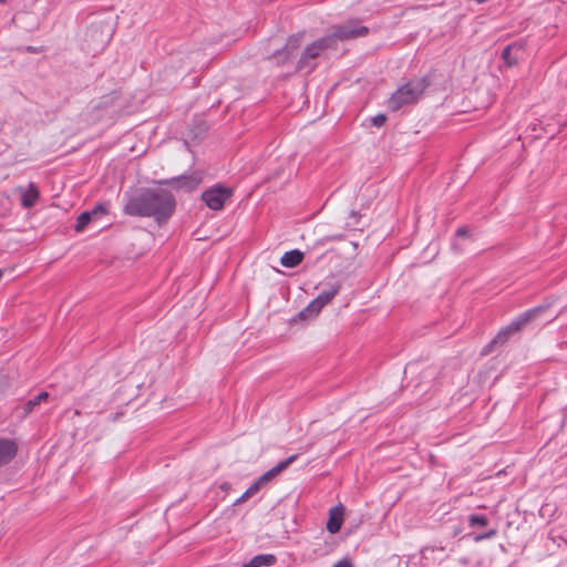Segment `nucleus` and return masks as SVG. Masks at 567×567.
<instances>
[{"instance_id": "nucleus-1", "label": "nucleus", "mask_w": 567, "mask_h": 567, "mask_svg": "<svg viewBox=\"0 0 567 567\" xmlns=\"http://www.w3.org/2000/svg\"><path fill=\"white\" fill-rule=\"evenodd\" d=\"M125 210L131 215L151 216L162 224L173 215L175 199L164 190L145 192L132 197Z\"/></svg>"}, {"instance_id": "nucleus-2", "label": "nucleus", "mask_w": 567, "mask_h": 567, "mask_svg": "<svg viewBox=\"0 0 567 567\" xmlns=\"http://www.w3.org/2000/svg\"><path fill=\"white\" fill-rule=\"evenodd\" d=\"M425 90L423 80L416 79L400 86L389 99L388 107L392 111H398L404 105L417 101Z\"/></svg>"}, {"instance_id": "nucleus-3", "label": "nucleus", "mask_w": 567, "mask_h": 567, "mask_svg": "<svg viewBox=\"0 0 567 567\" xmlns=\"http://www.w3.org/2000/svg\"><path fill=\"white\" fill-rule=\"evenodd\" d=\"M234 195V188L216 184L202 193V200L212 210H221Z\"/></svg>"}, {"instance_id": "nucleus-4", "label": "nucleus", "mask_w": 567, "mask_h": 567, "mask_svg": "<svg viewBox=\"0 0 567 567\" xmlns=\"http://www.w3.org/2000/svg\"><path fill=\"white\" fill-rule=\"evenodd\" d=\"M336 41L330 34L313 41L305 49L299 59L298 66H307L311 60L321 56L328 50L336 49Z\"/></svg>"}, {"instance_id": "nucleus-5", "label": "nucleus", "mask_w": 567, "mask_h": 567, "mask_svg": "<svg viewBox=\"0 0 567 567\" xmlns=\"http://www.w3.org/2000/svg\"><path fill=\"white\" fill-rule=\"evenodd\" d=\"M114 31V23L95 21L89 27L86 37L95 47L104 48L112 40Z\"/></svg>"}, {"instance_id": "nucleus-6", "label": "nucleus", "mask_w": 567, "mask_h": 567, "mask_svg": "<svg viewBox=\"0 0 567 567\" xmlns=\"http://www.w3.org/2000/svg\"><path fill=\"white\" fill-rule=\"evenodd\" d=\"M333 291H323L316 299H313L305 309L298 313L300 320H311L316 318L322 308L327 306L333 298Z\"/></svg>"}, {"instance_id": "nucleus-7", "label": "nucleus", "mask_w": 567, "mask_h": 567, "mask_svg": "<svg viewBox=\"0 0 567 567\" xmlns=\"http://www.w3.org/2000/svg\"><path fill=\"white\" fill-rule=\"evenodd\" d=\"M368 34V28L361 25L355 22H347L344 24L339 25L336 30L330 34L336 43L338 41H346L355 38H361Z\"/></svg>"}, {"instance_id": "nucleus-8", "label": "nucleus", "mask_w": 567, "mask_h": 567, "mask_svg": "<svg viewBox=\"0 0 567 567\" xmlns=\"http://www.w3.org/2000/svg\"><path fill=\"white\" fill-rule=\"evenodd\" d=\"M525 50L523 42H513L504 48L502 52V60L507 68H514L518 65L522 54Z\"/></svg>"}, {"instance_id": "nucleus-9", "label": "nucleus", "mask_w": 567, "mask_h": 567, "mask_svg": "<svg viewBox=\"0 0 567 567\" xmlns=\"http://www.w3.org/2000/svg\"><path fill=\"white\" fill-rule=\"evenodd\" d=\"M346 518V508L339 504L332 506L328 513V520L326 528L330 534H337L340 532Z\"/></svg>"}, {"instance_id": "nucleus-10", "label": "nucleus", "mask_w": 567, "mask_h": 567, "mask_svg": "<svg viewBox=\"0 0 567 567\" xmlns=\"http://www.w3.org/2000/svg\"><path fill=\"white\" fill-rule=\"evenodd\" d=\"M18 453V443L11 439H0V467L9 464Z\"/></svg>"}, {"instance_id": "nucleus-11", "label": "nucleus", "mask_w": 567, "mask_h": 567, "mask_svg": "<svg viewBox=\"0 0 567 567\" xmlns=\"http://www.w3.org/2000/svg\"><path fill=\"white\" fill-rule=\"evenodd\" d=\"M295 461V456H290L280 463H278L272 468L265 472L262 475H260L257 480L259 484L266 486L269 484L272 480H275L282 471H285L292 462Z\"/></svg>"}, {"instance_id": "nucleus-12", "label": "nucleus", "mask_w": 567, "mask_h": 567, "mask_svg": "<svg viewBox=\"0 0 567 567\" xmlns=\"http://www.w3.org/2000/svg\"><path fill=\"white\" fill-rule=\"evenodd\" d=\"M295 461V456H290L280 463H278L272 468L265 472L262 475H260L257 480L259 484L266 486L269 484L272 480H275L282 471H285L292 462Z\"/></svg>"}, {"instance_id": "nucleus-13", "label": "nucleus", "mask_w": 567, "mask_h": 567, "mask_svg": "<svg viewBox=\"0 0 567 567\" xmlns=\"http://www.w3.org/2000/svg\"><path fill=\"white\" fill-rule=\"evenodd\" d=\"M38 189L33 185H29L21 189V204L25 208L33 206L38 200Z\"/></svg>"}, {"instance_id": "nucleus-14", "label": "nucleus", "mask_w": 567, "mask_h": 567, "mask_svg": "<svg viewBox=\"0 0 567 567\" xmlns=\"http://www.w3.org/2000/svg\"><path fill=\"white\" fill-rule=\"evenodd\" d=\"M303 259V254L299 250H291L286 254L280 259V262L284 267L292 268L298 266Z\"/></svg>"}, {"instance_id": "nucleus-15", "label": "nucleus", "mask_w": 567, "mask_h": 567, "mask_svg": "<svg viewBox=\"0 0 567 567\" xmlns=\"http://www.w3.org/2000/svg\"><path fill=\"white\" fill-rule=\"evenodd\" d=\"M276 563V558L274 555H258L254 557L250 561L243 565L241 567H262V566H272Z\"/></svg>"}, {"instance_id": "nucleus-16", "label": "nucleus", "mask_w": 567, "mask_h": 567, "mask_svg": "<svg viewBox=\"0 0 567 567\" xmlns=\"http://www.w3.org/2000/svg\"><path fill=\"white\" fill-rule=\"evenodd\" d=\"M100 213H104V210H103V208L97 207L92 213H83V214H81L78 217V220H76V224H75V230L78 233L82 231L86 227V225L91 221L92 217L97 215V214H100Z\"/></svg>"}, {"instance_id": "nucleus-17", "label": "nucleus", "mask_w": 567, "mask_h": 567, "mask_svg": "<svg viewBox=\"0 0 567 567\" xmlns=\"http://www.w3.org/2000/svg\"><path fill=\"white\" fill-rule=\"evenodd\" d=\"M261 488H262V485L259 484L258 480H256L237 498L236 504H244V503H246L248 499H250L252 496H255Z\"/></svg>"}, {"instance_id": "nucleus-18", "label": "nucleus", "mask_w": 567, "mask_h": 567, "mask_svg": "<svg viewBox=\"0 0 567 567\" xmlns=\"http://www.w3.org/2000/svg\"><path fill=\"white\" fill-rule=\"evenodd\" d=\"M200 183V178L197 176L183 177L176 182V188L192 190L196 188Z\"/></svg>"}, {"instance_id": "nucleus-19", "label": "nucleus", "mask_w": 567, "mask_h": 567, "mask_svg": "<svg viewBox=\"0 0 567 567\" xmlns=\"http://www.w3.org/2000/svg\"><path fill=\"white\" fill-rule=\"evenodd\" d=\"M486 518L483 516H471L470 524L471 526H485L486 525Z\"/></svg>"}, {"instance_id": "nucleus-20", "label": "nucleus", "mask_w": 567, "mask_h": 567, "mask_svg": "<svg viewBox=\"0 0 567 567\" xmlns=\"http://www.w3.org/2000/svg\"><path fill=\"white\" fill-rule=\"evenodd\" d=\"M372 124L375 126H381L385 122V116L383 114H378L371 120Z\"/></svg>"}, {"instance_id": "nucleus-21", "label": "nucleus", "mask_w": 567, "mask_h": 567, "mask_svg": "<svg viewBox=\"0 0 567 567\" xmlns=\"http://www.w3.org/2000/svg\"><path fill=\"white\" fill-rule=\"evenodd\" d=\"M332 567H353V563L350 559L344 558L337 561Z\"/></svg>"}, {"instance_id": "nucleus-22", "label": "nucleus", "mask_w": 567, "mask_h": 567, "mask_svg": "<svg viewBox=\"0 0 567 567\" xmlns=\"http://www.w3.org/2000/svg\"><path fill=\"white\" fill-rule=\"evenodd\" d=\"M495 534H496V533H495V530H489V532H488L486 535H484V536H477V537H475V540H476V542H478V540H481V539H483V538H485V537H492V536H494Z\"/></svg>"}, {"instance_id": "nucleus-23", "label": "nucleus", "mask_w": 567, "mask_h": 567, "mask_svg": "<svg viewBox=\"0 0 567 567\" xmlns=\"http://www.w3.org/2000/svg\"><path fill=\"white\" fill-rule=\"evenodd\" d=\"M220 488L224 491V492H227L229 488H230V485L228 483H224L220 485Z\"/></svg>"}, {"instance_id": "nucleus-24", "label": "nucleus", "mask_w": 567, "mask_h": 567, "mask_svg": "<svg viewBox=\"0 0 567 567\" xmlns=\"http://www.w3.org/2000/svg\"><path fill=\"white\" fill-rule=\"evenodd\" d=\"M477 3L482 4V3H485L487 2L488 0H475Z\"/></svg>"}, {"instance_id": "nucleus-25", "label": "nucleus", "mask_w": 567, "mask_h": 567, "mask_svg": "<svg viewBox=\"0 0 567 567\" xmlns=\"http://www.w3.org/2000/svg\"><path fill=\"white\" fill-rule=\"evenodd\" d=\"M2 279V271L0 270V280Z\"/></svg>"}, {"instance_id": "nucleus-26", "label": "nucleus", "mask_w": 567, "mask_h": 567, "mask_svg": "<svg viewBox=\"0 0 567 567\" xmlns=\"http://www.w3.org/2000/svg\"><path fill=\"white\" fill-rule=\"evenodd\" d=\"M6 0H0V3H3Z\"/></svg>"}]
</instances>
